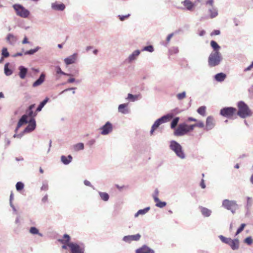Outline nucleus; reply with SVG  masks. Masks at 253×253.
I'll return each mask as SVG.
<instances>
[{"mask_svg": "<svg viewBox=\"0 0 253 253\" xmlns=\"http://www.w3.org/2000/svg\"><path fill=\"white\" fill-rule=\"evenodd\" d=\"M169 148L174 152L177 157L181 159H184L186 157L185 154L182 146L179 143L175 140L170 141Z\"/></svg>", "mask_w": 253, "mask_h": 253, "instance_id": "f257e3e1", "label": "nucleus"}, {"mask_svg": "<svg viewBox=\"0 0 253 253\" xmlns=\"http://www.w3.org/2000/svg\"><path fill=\"white\" fill-rule=\"evenodd\" d=\"M238 111L237 114L242 118H245L252 116V112L248 105L243 101H240L238 103Z\"/></svg>", "mask_w": 253, "mask_h": 253, "instance_id": "f03ea898", "label": "nucleus"}, {"mask_svg": "<svg viewBox=\"0 0 253 253\" xmlns=\"http://www.w3.org/2000/svg\"><path fill=\"white\" fill-rule=\"evenodd\" d=\"M16 15L23 18H27L30 15V12L20 4H14L12 6Z\"/></svg>", "mask_w": 253, "mask_h": 253, "instance_id": "7ed1b4c3", "label": "nucleus"}, {"mask_svg": "<svg viewBox=\"0 0 253 253\" xmlns=\"http://www.w3.org/2000/svg\"><path fill=\"white\" fill-rule=\"evenodd\" d=\"M172 116L169 114L165 115L161 118L157 119L152 125L151 130L150 134L152 135L153 134L155 130L162 124L168 122L171 118Z\"/></svg>", "mask_w": 253, "mask_h": 253, "instance_id": "20e7f679", "label": "nucleus"}, {"mask_svg": "<svg viewBox=\"0 0 253 253\" xmlns=\"http://www.w3.org/2000/svg\"><path fill=\"white\" fill-rule=\"evenodd\" d=\"M68 247L72 253H84V246L82 243H69Z\"/></svg>", "mask_w": 253, "mask_h": 253, "instance_id": "39448f33", "label": "nucleus"}, {"mask_svg": "<svg viewBox=\"0 0 253 253\" xmlns=\"http://www.w3.org/2000/svg\"><path fill=\"white\" fill-rule=\"evenodd\" d=\"M222 206L228 210L231 211L233 213L238 209V205L234 201L224 200L222 202Z\"/></svg>", "mask_w": 253, "mask_h": 253, "instance_id": "423d86ee", "label": "nucleus"}, {"mask_svg": "<svg viewBox=\"0 0 253 253\" xmlns=\"http://www.w3.org/2000/svg\"><path fill=\"white\" fill-rule=\"evenodd\" d=\"M221 60V57L218 52H214L211 54L209 58V64L211 67L217 65Z\"/></svg>", "mask_w": 253, "mask_h": 253, "instance_id": "0eeeda50", "label": "nucleus"}, {"mask_svg": "<svg viewBox=\"0 0 253 253\" xmlns=\"http://www.w3.org/2000/svg\"><path fill=\"white\" fill-rule=\"evenodd\" d=\"M220 114L226 118H232L237 114V110L233 107H225L220 110Z\"/></svg>", "mask_w": 253, "mask_h": 253, "instance_id": "6e6552de", "label": "nucleus"}, {"mask_svg": "<svg viewBox=\"0 0 253 253\" xmlns=\"http://www.w3.org/2000/svg\"><path fill=\"white\" fill-rule=\"evenodd\" d=\"M100 130L101 134L103 135H108L113 131V125L110 122H107L100 128Z\"/></svg>", "mask_w": 253, "mask_h": 253, "instance_id": "1a4fd4ad", "label": "nucleus"}, {"mask_svg": "<svg viewBox=\"0 0 253 253\" xmlns=\"http://www.w3.org/2000/svg\"><path fill=\"white\" fill-rule=\"evenodd\" d=\"M187 125L185 124H180L174 132V135L175 136H182L188 132L187 129Z\"/></svg>", "mask_w": 253, "mask_h": 253, "instance_id": "9d476101", "label": "nucleus"}, {"mask_svg": "<svg viewBox=\"0 0 253 253\" xmlns=\"http://www.w3.org/2000/svg\"><path fill=\"white\" fill-rule=\"evenodd\" d=\"M141 235L136 234L135 235L125 236L123 238V241L126 243H130L132 241H137L140 240Z\"/></svg>", "mask_w": 253, "mask_h": 253, "instance_id": "9b49d317", "label": "nucleus"}, {"mask_svg": "<svg viewBox=\"0 0 253 253\" xmlns=\"http://www.w3.org/2000/svg\"><path fill=\"white\" fill-rule=\"evenodd\" d=\"M135 253H155V251L148 246L143 245L135 250Z\"/></svg>", "mask_w": 253, "mask_h": 253, "instance_id": "f8f14e48", "label": "nucleus"}, {"mask_svg": "<svg viewBox=\"0 0 253 253\" xmlns=\"http://www.w3.org/2000/svg\"><path fill=\"white\" fill-rule=\"evenodd\" d=\"M29 124L24 129V132L29 133L33 131L36 126V121L34 119H31L28 121Z\"/></svg>", "mask_w": 253, "mask_h": 253, "instance_id": "ddd939ff", "label": "nucleus"}, {"mask_svg": "<svg viewBox=\"0 0 253 253\" xmlns=\"http://www.w3.org/2000/svg\"><path fill=\"white\" fill-rule=\"evenodd\" d=\"M140 54V51L139 50H134L131 54H130L126 61L128 63H131L132 62L136 60L139 54Z\"/></svg>", "mask_w": 253, "mask_h": 253, "instance_id": "4468645a", "label": "nucleus"}, {"mask_svg": "<svg viewBox=\"0 0 253 253\" xmlns=\"http://www.w3.org/2000/svg\"><path fill=\"white\" fill-rule=\"evenodd\" d=\"M78 57V54L75 53L72 55L65 58L64 60L65 63L66 65H69L75 63Z\"/></svg>", "mask_w": 253, "mask_h": 253, "instance_id": "2eb2a0df", "label": "nucleus"}, {"mask_svg": "<svg viewBox=\"0 0 253 253\" xmlns=\"http://www.w3.org/2000/svg\"><path fill=\"white\" fill-rule=\"evenodd\" d=\"M118 112L123 114H128L130 113V110L128 107V103H123L119 105Z\"/></svg>", "mask_w": 253, "mask_h": 253, "instance_id": "dca6fc26", "label": "nucleus"}, {"mask_svg": "<svg viewBox=\"0 0 253 253\" xmlns=\"http://www.w3.org/2000/svg\"><path fill=\"white\" fill-rule=\"evenodd\" d=\"M28 116L26 115H24L22 116L21 119L18 121L17 126L15 129V132H17L18 129L22 126L23 125L26 124L28 123V121L27 120Z\"/></svg>", "mask_w": 253, "mask_h": 253, "instance_id": "f3484780", "label": "nucleus"}, {"mask_svg": "<svg viewBox=\"0 0 253 253\" xmlns=\"http://www.w3.org/2000/svg\"><path fill=\"white\" fill-rule=\"evenodd\" d=\"M51 8L54 10L63 11L65 8V5L62 3H58L57 2L51 3Z\"/></svg>", "mask_w": 253, "mask_h": 253, "instance_id": "a211bd4d", "label": "nucleus"}, {"mask_svg": "<svg viewBox=\"0 0 253 253\" xmlns=\"http://www.w3.org/2000/svg\"><path fill=\"white\" fill-rule=\"evenodd\" d=\"M182 3L185 8L189 11L192 10L193 7L196 5V2L193 3L189 0H185L182 2Z\"/></svg>", "mask_w": 253, "mask_h": 253, "instance_id": "6ab92c4d", "label": "nucleus"}, {"mask_svg": "<svg viewBox=\"0 0 253 253\" xmlns=\"http://www.w3.org/2000/svg\"><path fill=\"white\" fill-rule=\"evenodd\" d=\"M18 69L19 70V76L21 79L25 78L26 76L28 73V69L26 67L23 66L19 67Z\"/></svg>", "mask_w": 253, "mask_h": 253, "instance_id": "aec40b11", "label": "nucleus"}, {"mask_svg": "<svg viewBox=\"0 0 253 253\" xmlns=\"http://www.w3.org/2000/svg\"><path fill=\"white\" fill-rule=\"evenodd\" d=\"M215 125L212 117H209L207 118V130L212 128Z\"/></svg>", "mask_w": 253, "mask_h": 253, "instance_id": "412c9836", "label": "nucleus"}, {"mask_svg": "<svg viewBox=\"0 0 253 253\" xmlns=\"http://www.w3.org/2000/svg\"><path fill=\"white\" fill-rule=\"evenodd\" d=\"M72 159L71 155H68L67 157L63 155L61 157V162L65 165L69 164L71 162Z\"/></svg>", "mask_w": 253, "mask_h": 253, "instance_id": "4be33fe9", "label": "nucleus"}, {"mask_svg": "<svg viewBox=\"0 0 253 253\" xmlns=\"http://www.w3.org/2000/svg\"><path fill=\"white\" fill-rule=\"evenodd\" d=\"M229 245L233 250L238 249L239 247V242L238 239H232Z\"/></svg>", "mask_w": 253, "mask_h": 253, "instance_id": "5701e85b", "label": "nucleus"}, {"mask_svg": "<svg viewBox=\"0 0 253 253\" xmlns=\"http://www.w3.org/2000/svg\"><path fill=\"white\" fill-rule=\"evenodd\" d=\"M45 75L43 74H42L39 78L36 80L33 84L34 87H36L41 85L44 81Z\"/></svg>", "mask_w": 253, "mask_h": 253, "instance_id": "b1692460", "label": "nucleus"}, {"mask_svg": "<svg viewBox=\"0 0 253 253\" xmlns=\"http://www.w3.org/2000/svg\"><path fill=\"white\" fill-rule=\"evenodd\" d=\"M6 41L9 44H14L17 41V38L13 34H9L7 36Z\"/></svg>", "mask_w": 253, "mask_h": 253, "instance_id": "393cba45", "label": "nucleus"}, {"mask_svg": "<svg viewBox=\"0 0 253 253\" xmlns=\"http://www.w3.org/2000/svg\"><path fill=\"white\" fill-rule=\"evenodd\" d=\"M29 233L33 235H38L40 237L43 236L42 234L40 233L39 230L35 227H31L29 229Z\"/></svg>", "mask_w": 253, "mask_h": 253, "instance_id": "a878e982", "label": "nucleus"}, {"mask_svg": "<svg viewBox=\"0 0 253 253\" xmlns=\"http://www.w3.org/2000/svg\"><path fill=\"white\" fill-rule=\"evenodd\" d=\"M98 194L102 201L107 202L109 200L110 196L107 193L98 191Z\"/></svg>", "mask_w": 253, "mask_h": 253, "instance_id": "bb28decb", "label": "nucleus"}, {"mask_svg": "<svg viewBox=\"0 0 253 253\" xmlns=\"http://www.w3.org/2000/svg\"><path fill=\"white\" fill-rule=\"evenodd\" d=\"M150 208L148 207L144 209L138 210V211L135 213L134 217L136 218L140 215H144L150 210Z\"/></svg>", "mask_w": 253, "mask_h": 253, "instance_id": "cd10ccee", "label": "nucleus"}, {"mask_svg": "<svg viewBox=\"0 0 253 253\" xmlns=\"http://www.w3.org/2000/svg\"><path fill=\"white\" fill-rule=\"evenodd\" d=\"M140 95L138 94L133 95L130 93L127 94V97L126 98V100H129L132 102H134L139 99Z\"/></svg>", "mask_w": 253, "mask_h": 253, "instance_id": "c85d7f7f", "label": "nucleus"}, {"mask_svg": "<svg viewBox=\"0 0 253 253\" xmlns=\"http://www.w3.org/2000/svg\"><path fill=\"white\" fill-rule=\"evenodd\" d=\"M70 239V236L67 234H65L63 236V239L61 240V242L62 243H69ZM68 247V244L67 245H64L62 246V248L64 249H67Z\"/></svg>", "mask_w": 253, "mask_h": 253, "instance_id": "c756f323", "label": "nucleus"}, {"mask_svg": "<svg viewBox=\"0 0 253 253\" xmlns=\"http://www.w3.org/2000/svg\"><path fill=\"white\" fill-rule=\"evenodd\" d=\"M226 77L225 74L223 73H218L215 76V79L218 82L223 81Z\"/></svg>", "mask_w": 253, "mask_h": 253, "instance_id": "7c9ffc66", "label": "nucleus"}, {"mask_svg": "<svg viewBox=\"0 0 253 253\" xmlns=\"http://www.w3.org/2000/svg\"><path fill=\"white\" fill-rule=\"evenodd\" d=\"M41 47L40 46H37L34 49H31L30 50L26 51L24 52V55H33L34 53L39 51Z\"/></svg>", "mask_w": 253, "mask_h": 253, "instance_id": "2f4dec72", "label": "nucleus"}, {"mask_svg": "<svg viewBox=\"0 0 253 253\" xmlns=\"http://www.w3.org/2000/svg\"><path fill=\"white\" fill-rule=\"evenodd\" d=\"M9 65V63H6L4 65V74L6 76H10L11 75H12V74L13 73L11 69H9V68H8Z\"/></svg>", "mask_w": 253, "mask_h": 253, "instance_id": "473e14b6", "label": "nucleus"}, {"mask_svg": "<svg viewBox=\"0 0 253 253\" xmlns=\"http://www.w3.org/2000/svg\"><path fill=\"white\" fill-rule=\"evenodd\" d=\"M49 98L48 97H46L42 102L40 103L38 108H37L36 111L37 112H40L42 110V108L44 107V106L46 104V103L48 101Z\"/></svg>", "mask_w": 253, "mask_h": 253, "instance_id": "72a5a7b5", "label": "nucleus"}, {"mask_svg": "<svg viewBox=\"0 0 253 253\" xmlns=\"http://www.w3.org/2000/svg\"><path fill=\"white\" fill-rule=\"evenodd\" d=\"M211 18L215 17L218 15V12L216 8L212 7L209 10Z\"/></svg>", "mask_w": 253, "mask_h": 253, "instance_id": "f704fd0d", "label": "nucleus"}, {"mask_svg": "<svg viewBox=\"0 0 253 253\" xmlns=\"http://www.w3.org/2000/svg\"><path fill=\"white\" fill-rule=\"evenodd\" d=\"M220 240L224 243L229 245L232 239L230 238H226L223 235H220L219 236Z\"/></svg>", "mask_w": 253, "mask_h": 253, "instance_id": "c9c22d12", "label": "nucleus"}, {"mask_svg": "<svg viewBox=\"0 0 253 253\" xmlns=\"http://www.w3.org/2000/svg\"><path fill=\"white\" fill-rule=\"evenodd\" d=\"M211 45L214 49L215 52H218V50L220 48V46L217 43V42L214 41H211Z\"/></svg>", "mask_w": 253, "mask_h": 253, "instance_id": "e433bc0d", "label": "nucleus"}, {"mask_svg": "<svg viewBox=\"0 0 253 253\" xmlns=\"http://www.w3.org/2000/svg\"><path fill=\"white\" fill-rule=\"evenodd\" d=\"M75 151L82 150L84 149V144L83 143H79L74 146Z\"/></svg>", "mask_w": 253, "mask_h": 253, "instance_id": "4c0bfd02", "label": "nucleus"}, {"mask_svg": "<svg viewBox=\"0 0 253 253\" xmlns=\"http://www.w3.org/2000/svg\"><path fill=\"white\" fill-rule=\"evenodd\" d=\"M176 97L178 100H182L186 97V92L183 91L176 94Z\"/></svg>", "mask_w": 253, "mask_h": 253, "instance_id": "58836bf2", "label": "nucleus"}, {"mask_svg": "<svg viewBox=\"0 0 253 253\" xmlns=\"http://www.w3.org/2000/svg\"><path fill=\"white\" fill-rule=\"evenodd\" d=\"M179 118L178 117H176L171 122V125H170V126H171V128H174L175 127V126H176V125H177L178 124V121H179Z\"/></svg>", "mask_w": 253, "mask_h": 253, "instance_id": "ea45409f", "label": "nucleus"}, {"mask_svg": "<svg viewBox=\"0 0 253 253\" xmlns=\"http://www.w3.org/2000/svg\"><path fill=\"white\" fill-rule=\"evenodd\" d=\"M56 73L57 74H61V75L67 76H72L71 74H67V73H66L63 72L61 70V68L59 66H58L56 67Z\"/></svg>", "mask_w": 253, "mask_h": 253, "instance_id": "a19ab883", "label": "nucleus"}, {"mask_svg": "<svg viewBox=\"0 0 253 253\" xmlns=\"http://www.w3.org/2000/svg\"><path fill=\"white\" fill-rule=\"evenodd\" d=\"M1 54L3 57H7L9 55V53L6 47H3L1 50Z\"/></svg>", "mask_w": 253, "mask_h": 253, "instance_id": "79ce46f5", "label": "nucleus"}, {"mask_svg": "<svg viewBox=\"0 0 253 253\" xmlns=\"http://www.w3.org/2000/svg\"><path fill=\"white\" fill-rule=\"evenodd\" d=\"M197 112L199 114H200L202 116H204L205 114V113H206L205 107L204 106L200 107V108H199L198 109Z\"/></svg>", "mask_w": 253, "mask_h": 253, "instance_id": "37998d69", "label": "nucleus"}, {"mask_svg": "<svg viewBox=\"0 0 253 253\" xmlns=\"http://www.w3.org/2000/svg\"><path fill=\"white\" fill-rule=\"evenodd\" d=\"M24 184L21 182H18L16 184V188L17 191H20L24 188Z\"/></svg>", "mask_w": 253, "mask_h": 253, "instance_id": "c03bdc74", "label": "nucleus"}, {"mask_svg": "<svg viewBox=\"0 0 253 253\" xmlns=\"http://www.w3.org/2000/svg\"><path fill=\"white\" fill-rule=\"evenodd\" d=\"M142 51H147L150 52H152L154 51V48L152 45H148L144 47Z\"/></svg>", "mask_w": 253, "mask_h": 253, "instance_id": "a18cd8bd", "label": "nucleus"}, {"mask_svg": "<svg viewBox=\"0 0 253 253\" xmlns=\"http://www.w3.org/2000/svg\"><path fill=\"white\" fill-rule=\"evenodd\" d=\"M246 224L245 223H242L240 227L237 229V232L236 233L235 235H238L239 233H240L246 227Z\"/></svg>", "mask_w": 253, "mask_h": 253, "instance_id": "49530a36", "label": "nucleus"}, {"mask_svg": "<svg viewBox=\"0 0 253 253\" xmlns=\"http://www.w3.org/2000/svg\"><path fill=\"white\" fill-rule=\"evenodd\" d=\"M167 205L166 202L161 201L158 204H156V206L160 208H163L165 207Z\"/></svg>", "mask_w": 253, "mask_h": 253, "instance_id": "de8ad7c7", "label": "nucleus"}, {"mask_svg": "<svg viewBox=\"0 0 253 253\" xmlns=\"http://www.w3.org/2000/svg\"><path fill=\"white\" fill-rule=\"evenodd\" d=\"M253 239L251 237H248L245 239V243L248 245H251L253 243Z\"/></svg>", "mask_w": 253, "mask_h": 253, "instance_id": "09e8293b", "label": "nucleus"}, {"mask_svg": "<svg viewBox=\"0 0 253 253\" xmlns=\"http://www.w3.org/2000/svg\"><path fill=\"white\" fill-rule=\"evenodd\" d=\"M129 16H130V14H128L127 15H119V19H120L121 21H124L126 18H128Z\"/></svg>", "mask_w": 253, "mask_h": 253, "instance_id": "8fccbe9b", "label": "nucleus"}, {"mask_svg": "<svg viewBox=\"0 0 253 253\" xmlns=\"http://www.w3.org/2000/svg\"><path fill=\"white\" fill-rule=\"evenodd\" d=\"M178 51H179L178 48L177 47H173L170 50V51L171 53H174V54L178 53Z\"/></svg>", "mask_w": 253, "mask_h": 253, "instance_id": "3c124183", "label": "nucleus"}, {"mask_svg": "<svg viewBox=\"0 0 253 253\" xmlns=\"http://www.w3.org/2000/svg\"><path fill=\"white\" fill-rule=\"evenodd\" d=\"M48 184L47 183H43L41 190L43 191H47L48 190Z\"/></svg>", "mask_w": 253, "mask_h": 253, "instance_id": "603ef678", "label": "nucleus"}, {"mask_svg": "<svg viewBox=\"0 0 253 253\" xmlns=\"http://www.w3.org/2000/svg\"><path fill=\"white\" fill-rule=\"evenodd\" d=\"M84 184L85 185L90 186L92 187L93 189H94V187L91 185V183L87 180H84Z\"/></svg>", "mask_w": 253, "mask_h": 253, "instance_id": "864d4df0", "label": "nucleus"}, {"mask_svg": "<svg viewBox=\"0 0 253 253\" xmlns=\"http://www.w3.org/2000/svg\"><path fill=\"white\" fill-rule=\"evenodd\" d=\"M220 33V32L219 30H214L212 32H211V36H215V35H219Z\"/></svg>", "mask_w": 253, "mask_h": 253, "instance_id": "5fc2aeb1", "label": "nucleus"}, {"mask_svg": "<svg viewBox=\"0 0 253 253\" xmlns=\"http://www.w3.org/2000/svg\"><path fill=\"white\" fill-rule=\"evenodd\" d=\"M195 127H203L204 126V124L202 122H199L196 124H195Z\"/></svg>", "mask_w": 253, "mask_h": 253, "instance_id": "6e6d98bb", "label": "nucleus"}, {"mask_svg": "<svg viewBox=\"0 0 253 253\" xmlns=\"http://www.w3.org/2000/svg\"><path fill=\"white\" fill-rule=\"evenodd\" d=\"M195 127V124H194V125H190V126H188V125H187V129H188V132H189V131H191V130H192L194 129V128Z\"/></svg>", "mask_w": 253, "mask_h": 253, "instance_id": "4d7b16f0", "label": "nucleus"}, {"mask_svg": "<svg viewBox=\"0 0 253 253\" xmlns=\"http://www.w3.org/2000/svg\"><path fill=\"white\" fill-rule=\"evenodd\" d=\"M9 205H10V207L12 209L13 212L15 214H17V210L15 208V207H14V206L13 205V203H10V204H9Z\"/></svg>", "mask_w": 253, "mask_h": 253, "instance_id": "13d9d810", "label": "nucleus"}, {"mask_svg": "<svg viewBox=\"0 0 253 253\" xmlns=\"http://www.w3.org/2000/svg\"><path fill=\"white\" fill-rule=\"evenodd\" d=\"M252 204V199L251 198L248 197L247 199V206H251Z\"/></svg>", "mask_w": 253, "mask_h": 253, "instance_id": "bf43d9fd", "label": "nucleus"}, {"mask_svg": "<svg viewBox=\"0 0 253 253\" xmlns=\"http://www.w3.org/2000/svg\"><path fill=\"white\" fill-rule=\"evenodd\" d=\"M253 67V62H252V64H251L249 66H248L247 68H246L244 69V71L247 72V71H250Z\"/></svg>", "mask_w": 253, "mask_h": 253, "instance_id": "052dcab7", "label": "nucleus"}, {"mask_svg": "<svg viewBox=\"0 0 253 253\" xmlns=\"http://www.w3.org/2000/svg\"><path fill=\"white\" fill-rule=\"evenodd\" d=\"M173 33L170 34L168 36V37L167 38V41L168 42H169L170 41L171 38L173 37Z\"/></svg>", "mask_w": 253, "mask_h": 253, "instance_id": "680f3d73", "label": "nucleus"}, {"mask_svg": "<svg viewBox=\"0 0 253 253\" xmlns=\"http://www.w3.org/2000/svg\"><path fill=\"white\" fill-rule=\"evenodd\" d=\"M10 144V141L9 139L8 138H5V146L7 147L8 146V145H9V144Z\"/></svg>", "mask_w": 253, "mask_h": 253, "instance_id": "e2e57ef3", "label": "nucleus"}, {"mask_svg": "<svg viewBox=\"0 0 253 253\" xmlns=\"http://www.w3.org/2000/svg\"><path fill=\"white\" fill-rule=\"evenodd\" d=\"M13 198H14L13 194L11 192L10 194V197H9V204H10V203H12V201L13 200Z\"/></svg>", "mask_w": 253, "mask_h": 253, "instance_id": "0e129e2a", "label": "nucleus"}, {"mask_svg": "<svg viewBox=\"0 0 253 253\" xmlns=\"http://www.w3.org/2000/svg\"><path fill=\"white\" fill-rule=\"evenodd\" d=\"M23 44L29 43V42L28 41L27 37H25L22 42Z\"/></svg>", "mask_w": 253, "mask_h": 253, "instance_id": "69168bd1", "label": "nucleus"}, {"mask_svg": "<svg viewBox=\"0 0 253 253\" xmlns=\"http://www.w3.org/2000/svg\"><path fill=\"white\" fill-rule=\"evenodd\" d=\"M200 209H201V212L202 213V214L205 216L206 215V209L205 208H203V207H200Z\"/></svg>", "mask_w": 253, "mask_h": 253, "instance_id": "338daca9", "label": "nucleus"}, {"mask_svg": "<svg viewBox=\"0 0 253 253\" xmlns=\"http://www.w3.org/2000/svg\"><path fill=\"white\" fill-rule=\"evenodd\" d=\"M200 185L202 188H205L206 187V186L205 185L204 180L203 178L201 180Z\"/></svg>", "mask_w": 253, "mask_h": 253, "instance_id": "774afa93", "label": "nucleus"}]
</instances>
